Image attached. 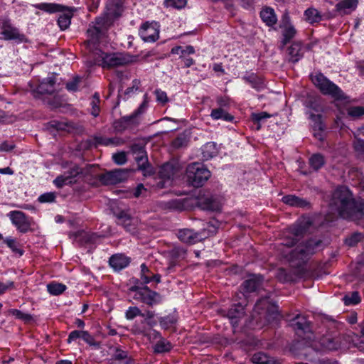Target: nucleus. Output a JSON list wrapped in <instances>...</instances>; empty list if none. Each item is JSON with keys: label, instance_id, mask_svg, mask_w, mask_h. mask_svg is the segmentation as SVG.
Returning a JSON list of instances; mask_svg holds the SVG:
<instances>
[{"label": "nucleus", "instance_id": "774afa93", "mask_svg": "<svg viewBox=\"0 0 364 364\" xmlns=\"http://www.w3.org/2000/svg\"><path fill=\"white\" fill-rule=\"evenodd\" d=\"M112 160L117 165H124L127 161V154L124 151H119L112 155Z\"/></svg>", "mask_w": 364, "mask_h": 364}, {"label": "nucleus", "instance_id": "7c9ffc66", "mask_svg": "<svg viewBox=\"0 0 364 364\" xmlns=\"http://www.w3.org/2000/svg\"><path fill=\"white\" fill-rule=\"evenodd\" d=\"M321 347L327 350H336L340 348L339 341L331 336H323L320 338Z\"/></svg>", "mask_w": 364, "mask_h": 364}, {"label": "nucleus", "instance_id": "5fc2aeb1", "mask_svg": "<svg viewBox=\"0 0 364 364\" xmlns=\"http://www.w3.org/2000/svg\"><path fill=\"white\" fill-rule=\"evenodd\" d=\"M82 340L92 349L99 350L102 348L101 342L96 341L95 337L87 331H85L83 333Z\"/></svg>", "mask_w": 364, "mask_h": 364}, {"label": "nucleus", "instance_id": "c03bdc74", "mask_svg": "<svg viewBox=\"0 0 364 364\" xmlns=\"http://www.w3.org/2000/svg\"><path fill=\"white\" fill-rule=\"evenodd\" d=\"M111 139H109L108 137H105L102 136H94L92 139L86 141L88 147L92 146L97 147L100 145L107 146L111 145Z\"/></svg>", "mask_w": 364, "mask_h": 364}, {"label": "nucleus", "instance_id": "72a5a7b5", "mask_svg": "<svg viewBox=\"0 0 364 364\" xmlns=\"http://www.w3.org/2000/svg\"><path fill=\"white\" fill-rule=\"evenodd\" d=\"M309 164L314 171L317 172L326 164L325 157L320 153L314 154L309 159Z\"/></svg>", "mask_w": 364, "mask_h": 364}, {"label": "nucleus", "instance_id": "393cba45", "mask_svg": "<svg viewBox=\"0 0 364 364\" xmlns=\"http://www.w3.org/2000/svg\"><path fill=\"white\" fill-rule=\"evenodd\" d=\"M264 277L261 274H253L250 278L245 280L242 287L245 292L252 293L256 291L262 284Z\"/></svg>", "mask_w": 364, "mask_h": 364}, {"label": "nucleus", "instance_id": "680f3d73", "mask_svg": "<svg viewBox=\"0 0 364 364\" xmlns=\"http://www.w3.org/2000/svg\"><path fill=\"white\" fill-rule=\"evenodd\" d=\"M186 0H164V6L167 8L181 9L186 6Z\"/></svg>", "mask_w": 364, "mask_h": 364}, {"label": "nucleus", "instance_id": "39448f33", "mask_svg": "<svg viewBox=\"0 0 364 364\" xmlns=\"http://www.w3.org/2000/svg\"><path fill=\"white\" fill-rule=\"evenodd\" d=\"M310 77L314 85L322 95L330 96L336 101L345 100L347 98L340 87L330 80L323 73L318 72L315 75H311Z\"/></svg>", "mask_w": 364, "mask_h": 364}, {"label": "nucleus", "instance_id": "09e8293b", "mask_svg": "<svg viewBox=\"0 0 364 364\" xmlns=\"http://www.w3.org/2000/svg\"><path fill=\"white\" fill-rule=\"evenodd\" d=\"M189 139L185 133L178 134V136L172 141L171 146L176 149L186 147Z\"/></svg>", "mask_w": 364, "mask_h": 364}, {"label": "nucleus", "instance_id": "dca6fc26", "mask_svg": "<svg viewBox=\"0 0 364 364\" xmlns=\"http://www.w3.org/2000/svg\"><path fill=\"white\" fill-rule=\"evenodd\" d=\"M57 76L58 75L53 73L51 76L44 78L36 87V93L41 95H51L60 90L56 87Z\"/></svg>", "mask_w": 364, "mask_h": 364}, {"label": "nucleus", "instance_id": "603ef678", "mask_svg": "<svg viewBox=\"0 0 364 364\" xmlns=\"http://www.w3.org/2000/svg\"><path fill=\"white\" fill-rule=\"evenodd\" d=\"M348 116L353 120L358 119L364 115V107L352 106L347 109Z\"/></svg>", "mask_w": 364, "mask_h": 364}, {"label": "nucleus", "instance_id": "a211bd4d", "mask_svg": "<svg viewBox=\"0 0 364 364\" xmlns=\"http://www.w3.org/2000/svg\"><path fill=\"white\" fill-rule=\"evenodd\" d=\"M177 237L182 242L188 245L196 244L203 239L200 233L188 228L178 230Z\"/></svg>", "mask_w": 364, "mask_h": 364}, {"label": "nucleus", "instance_id": "e433bc0d", "mask_svg": "<svg viewBox=\"0 0 364 364\" xmlns=\"http://www.w3.org/2000/svg\"><path fill=\"white\" fill-rule=\"evenodd\" d=\"M173 348L172 343L164 338H161L154 346V353L155 354H162L169 353Z\"/></svg>", "mask_w": 364, "mask_h": 364}, {"label": "nucleus", "instance_id": "9b49d317", "mask_svg": "<svg viewBox=\"0 0 364 364\" xmlns=\"http://www.w3.org/2000/svg\"><path fill=\"white\" fill-rule=\"evenodd\" d=\"M106 20L103 17H97L95 22L89 25L87 30L88 44L93 46L98 45L101 38L105 36L106 29L105 28Z\"/></svg>", "mask_w": 364, "mask_h": 364}, {"label": "nucleus", "instance_id": "5701e85b", "mask_svg": "<svg viewBox=\"0 0 364 364\" xmlns=\"http://www.w3.org/2000/svg\"><path fill=\"white\" fill-rule=\"evenodd\" d=\"M289 61L295 64L304 57V45L301 41H294L287 49Z\"/></svg>", "mask_w": 364, "mask_h": 364}, {"label": "nucleus", "instance_id": "b1692460", "mask_svg": "<svg viewBox=\"0 0 364 364\" xmlns=\"http://www.w3.org/2000/svg\"><path fill=\"white\" fill-rule=\"evenodd\" d=\"M278 306L275 303L269 304L268 299H259L255 305V310L266 309L267 316L272 319L276 318L279 316Z\"/></svg>", "mask_w": 364, "mask_h": 364}, {"label": "nucleus", "instance_id": "0eeeda50", "mask_svg": "<svg viewBox=\"0 0 364 364\" xmlns=\"http://www.w3.org/2000/svg\"><path fill=\"white\" fill-rule=\"evenodd\" d=\"M129 290L134 293L133 298L135 300L149 306L159 304L162 301V296L159 293L151 290L146 285L140 286L139 279H136L135 284L130 287Z\"/></svg>", "mask_w": 364, "mask_h": 364}, {"label": "nucleus", "instance_id": "a18cd8bd", "mask_svg": "<svg viewBox=\"0 0 364 364\" xmlns=\"http://www.w3.org/2000/svg\"><path fill=\"white\" fill-rule=\"evenodd\" d=\"M100 94L96 92L93 94L91 102L90 103L91 107L90 114L94 117H97L100 115Z\"/></svg>", "mask_w": 364, "mask_h": 364}, {"label": "nucleus", "instance_id": "4c0bfd02", "mask_svg": "<svg viewBox=\"0 0 364 364\" xmlns=\"http://www.w3.org/2000/svg\"><path fill=\"white\" fill-rule=\"evenodd\" d=\"M201 150L203 158L205 160H209L212 159L213 157L215 156L218 153L217 144L213 141L206 143L205 145L203 146Z\"/></svg>", "mask_w": 364, "mask_h": 364}, {"label": "nucleus", "instance_id": "79ce46f5", "mask_svg": "<svg viewBox=\"0 0 364 364\" xmlns=\"http://www.w3.org/2000/svg\"><path fill=\"white\" fill-rule=\"evenodd\" d=\"M199 205L202 209L206 210H217L219 208L218 203L212 198L208 197L199 200Z\"/></svg>", "mask_w": 364, "mask_h": 364}, {"label": "nucleus", "instance_id": "a878e982", "mask_svg": "<svg viewBox=\"0 0 364 364\" xmlns=\"http://www.w3.org/2000/svg\"><path fill=\"white\" fill-rule=\"evenodd\" d=\"M259 16L265 25L269 27H273L277 23V16L274 10L271 7L263 8Z\"/></svg>", "mask_w": 364, "mask_h": 364}, {"label": "nucleus", "instance_id": "4d7b16f0", "mask_svg": "<svg viewBox=\"0 0 364 364\" xmlns=\"http://www.w3.org/2000/svg\"><path fill=\"white\" fill-rule=\"evenodd\" d=\"M343 301L346 306H351L358 304L361 301V299L358 291H353L350 295H345Z\"/></svg>", "mask_w": 364, "mask_h": 364}, {"label": "nucleus", "instance_id": "aec40b11", "mask_svg": "<svg viewBox=\"0 0 364 364\" xmlns=\"http://www.w3.org/2000/svg\"><path fill=\"white\" fill-rule=\"evenodd\" d=\"M125 0H108L106 4L107 15L113 19L120 17L124 11Z\"/></svg>", "mask_w": 364, "mask_h": 364}, {"label": "nucleus", "instance_id": "0e129e2a", "mask_svg": "<svg viewBox=\"0 0 364 364\" xmlns=\"http://www.w3.org/2000/svg\"><path fill=\"white\" fill-rule=\"evenodd\" d=\"M56 194L55 192H46L40 195L38 201L41 203H53L55 201Z\"/></svg>", "mask_w": 364, "mask_h": 364}, {"label": "nucleus", "instance_id": "4468645a", "mask_svg": "<svg viewBox=\"0 0 364 364\" xmlns=\"http://www.w3.org/2000/svg\"><path fill=\"white\" fill-rule=\"evenodd\" d=\"M11 223L21 233H26L31 230V218L20 210H12L8 213Z\"/></svg>", "mask_w": 364, "mask_h": 364}, {"label": "nucleus", "instance_id": "6e6d98bb", "mask_svg": "<svg viewBox=\"0 0 364 364\" xmlns=\"http://www.w3.org/2000/svg\"><path fill=\"white\" fill-rule=\"evenodd\" d=\"M9 314L15 316L16 318L28 323L33 320V316L30 314L24 313L16 309H11L8 311Z\"/></svg>", "mask_w": 364, "mask_h": 364}, {"label": "nucleus", "instance_id": "9d476101", "mask_svg": "<svg viewBox=\"0 0 364 364\" xmlns=\"http://www.w3.org/2000/svg\"><path fill=\"white\" fill-rule=\"evenodd\" d=\"M130 171L127 168H115L100 174L98 179L105 186L116 185L127 180Z\"/></svg>", "mask_w": 364, "mask_h": 364}, {"label": "nucleus", "instance_id": "37998d69", "mask_svg": "<svg viewBox=\"0 0 364 364\" xmlns=\"http://www.w3.org/2000/svg\"><path fill=\"white\" fill-rule=\"evenodd\" d=\"M276 277L282 283L294 282L295 281L294 275L282 267L277 270Z\"/></svg>", "mask_w": 364, "mask_h": 364}, {"label": "nucleus", "instance_id": "ddd939ff", "mask_svg": "<svg viewBox=\"0 0 364 364\" xmlns=\"http://www.w3.org/2000/svg\"><path fill=\"white\" fill-rule=\"evenodd\" d=\"M82 173V169L77 164H74L63 174L58 176L53 181L58 188H62L65 186H72L76 183V178Z\"/></svg>", "mask_w": 364, "mask_h": 364}, {"label": "nucleus", "instance_id": "c9c22d12", "mask_svg": "<svg viewBox=\"0 0 364 364\" xmlns=\"http://www.w3.org/2000/svg\"><path fill=\"white\" fill-rule=\"evenodd\" d=\"M210 116L213 120L220 119L225 122H232L235 119L233 115L230 114L223 108L213 109Z\"/></svg>", "mask_w": 364, "mask_h": 364}, {"label": "nucleus", "instance_id": "2f4dec72", "mask_svg": "<svg viewBox=\"0 0 364 364\" xmlns=\"http://www.w3.org/2000/svg\"><path fill=\"white\" fill-rule=\"evenodd\" d=\"M124 361V364H133L134 360L128 356V352L124 350L119 348H116L114 350V353L112 355L111 358L109 359V362L111 364H114V361Z\"/></svg>", "mask_w": 364, "mask_h": 364}, {"label": "nucleus", "instance_id": "864d4df0", "mask_svg": "<svg viewBox=\"0 0 364 364\" xmlns=\"http://www.w3.org/2000/svg\"><path fill=\"white\" fill-rule=\"evenodd\" d=\"M4 242L11 250V251L19 256L24 254V250L19 248V244L16 242V239L11 237H7L4 240Z\"/></svg>", "mask_w": 364, "mask_h": 364}, {"label": "nucleus", "instance_id": "49530a36", "mask_svg": "<svg viewBox=\"0 0 364 364\" xmlns=\"http://www.w3.org/2000/svg\"><path fill=\"white\" fill-rule=\"evenodd\" d=\"M177 320V316L175 314H171L166 316L160 317L159 321L161 327L167 330L175 325Z\"/></svg>", "mask_w": 364, "mask_h": 364}, {"label": "nucleus", "instance_id": "20e7f679", "mask_svg": "<svg viewBox=\"0 0 364 364\" xmlns=\"http://www.w3.org/2000/svg\"><path fill=\"white\" fill-rule=\"evenodd\" d=\"M33 7L48 14L61 12L57 23L62 31H65L70 26L74 12L77 11L74 6H67L56 3H39L34 4Z\"/></svg>", "mask_w": 364, "mask_h": 364}, {"label": "nucleus", "instance_id": "338daca9", "mask_svg": "<svg viewBox=\"0 0 364 364\" xmlns=\"http://www.w3.org/2000/svg\"><path fill=\"white\" fill-rule=\"evenodd\" d=\"M186 254V251L180 247H174L172 250H170L169 255L171 259H178L180 258H183Z\"/></svg>", "mask_w": 364, "mask_h": 364}, {"label": "nucleus", "instance_id": "13d9d810", "mask_svg": "<svg viewBox=\"0 0 364 364\" xmlns=\"http://www.w3.org/2000/svg\"><path fill=\"white\" fill-rule=\"evenodd\" d=\"M82 80V77L75 75L71 81L66 82L65 88L70 92H76L79 90V84Z\"/></svg>", "mask_w": 364, "mask_h": 364}, {"label": "nucleus", "instance_id": "bf43d9fd", "mask_svg": "<svg viewBox=\"0 0 364 364\" xmlns=\"http://www.w3.org/2000/svg\"><path fill=\"white\" fill-rule=\"evenodd\" d=\"M141 267V280L142 281L139 283L140 286L146 285L147 284L151 282V279H149L151 276V272L147 266L143 263L140 266Z\"/></svg>", "mask_w": 364, "mask_h": 364}, {"label": "nucleus", "instance_id": "3c124183", "mask_svg": "<svg viewBox=\"0 0 364 364\" xmlns=\"http://www.w3.org/2000/svg\"><path fill=\"white\" fill-rule=\"evenodd\" d=\"M67 289V287L61 283L51 282L47 285L48 293L53 296H58L63 294Z\"/></svg>", "mask_w": 364, "mask_h": 364}, {"label": "nucleus", "instance_id": "6e6552de", "mask_svg": "<svg viewBox=\"0 0 364 364\" xmlns=\"http://www.w3.org/2000/svg\"><path fill=\"white\" fill-rule=\"evenodd\" d=\"M102 66L103 68H112L123 66L137 60V55L125 53H102Z\"/></svg>", "mask_w": 364, "mask_h": 364}, {"label": "nucleus", "instance_id": "6ab92c4d", "mask_svg": "<svg viewBox=\"0 0 364 364\" xmlns=\"http://www.w3.org/2000/svg\"><path fill=\"white\" fill-rule=\"evenodd\" d=\"M245 314V306L241 303H236L231 305L227 311L226 316L230 319L232 326H237L240 320Z\"/></svg>", "mask_w": 364, "mask_h": 364}, {"label": "nucleus", "instance_id": "f8f14e48", "mask_svg": "<svg viewBox=\"0 0 364 364\" xmlns=\"http://www.w3.org/2000/svg\"><path fill=\"white\" fill-rule=\"evenodd\" d=\"M160 25L157 21H145L139 28V36L144 42L154 43L159 38Z\"/></svg>", "mask_w": 364, "mask_h": 364}, {"label": "nucleus", "instance_id": "f3484780", "mask_svg": "<svg viewBox=\"0 0 364 364\" xmlns=\"http://www.w3.org/2000/svg\"><path fill=\"white\" fill-rule=\"evenodd\" d=\"M358 5V0H341L336 6V14L331 16H344L350 14L355 11Z\"/></svg>", "mask_w": 364, "mask_h": 364}, {"label": "nucleus", "instance_id": "7ed1b4c3", "mask_svg": "<svg viewBox=\"0 0 364 364\" xmlns=\"http://www.w3.org/2000/svg\"><path fill=\"white\" fill-rule=\"evenodd\" d=\"M326 245L321 239L311 237L299 243L296 247L283 257L294 267L299 268L306 265L311 257L323 250Z\"/></svg>", "mask_w": 364, "mask_h": 364}, {"label": "nucleus", "instance_id": "4be33fe9", "mask_svg": "<svg viewBox=\"0 0 364 364\" xmlns=\"http://www.w3.org/2000/svg\"><path fill=\"white\" fill-rule=\"evenodd\" d=\"M242 79L257 92L263 90L266 87L263 77L255 73L246 72Z\"/></svg>", "mask_w": 364, "mask_h": 364}, {"label": "nucleus", "instance_id": "8fccbe9b", "mask_svg": "<svg viewBox=\"0 0 364 364\" xmlns=\"http://www.w3.org/2000/svg\"><path fill=\"white\" fill-rule=\"evenodd\" d=\"M271 117L272 115L266 112H254L251 114V119L256 124V129L259 130L262 127L261 122Z\"/></svg>", "mask_w": 364, "mask_h": 364}, {"label": "nucleus", "instance_id": "a19ab883", "mask_svg": "<svg viewBox=\"0 0 364 364\" xmlns=\"http://www.w3.org/2000/svg\"><path fill=\"white\" fill-rule=\"evenodd\" d=\"M196 52L193 46L188 45L185 47L181 46H176L171 48V54H177L179 55V58L182 59L186 57V55L194 54Z\"/></svg>", "mask_w": 364, "mask_h": 364}, {"label": "nucleus", "instance_id": "f03ea898", "mask_svg": "<svg viewBox=\"0 0 364 364\" xmlns=\"http://www.w3.org/2000/svg\"><path fill=\"white\" fill-rule=\"evenodd\" d=\"M291 326L296 334L303 338L294 342L290 347V350L294 354H298L297 350H301V347L304 346L305 351L301 354L304 358L309 360V358H317L316 355L321 350L314 341L311 323L306 317L297 315L292 319Z\"/></svg>", "mask_w": 364, "mask_h": 364}, {"label": "nucleus", "instance_id": "2eb2a0df", "mask_svg": "<svg viewBox=\"0 0 364 364\" xmlns=\"http://www.w3.org/2000/svg\"><path fill=\"white\" fill-rule=\"evenodd\" d=\"M113 215L116 218V223L118 225L123 227V228L129 232H134L136 226L133 223V218L129 214L128 210H122L119 208L111 209Z\"/></svg>", "mask_w": 364, "mask_h": 364}, {"label": "nucleus", "instance_id": "1a4fd4ad", "mask_svg": "<svg viewBox=\"0 0 364 364\" xmlns=\"http://www.w3.org/2000/svg\"><path fill=\"white\" fill-rule=\"evenodd\" d=\"M0 23L1 34L3 39L14 41L17 43L27 42L26 36L23 33H21L18 28L12 25L9 18H0Z\"/></svg>", "mask_w": 364, "mask_h": 364}, {"label": "nucleus", "instance_id": "052dcab7", "mask_svg": "<svg viewBox=\"0 0 364 364\" xmlns=\"http://www.w3.org/2000/svg\"><path fill=\"white\" fill-rule=\"evenodd\" d=\"M138 316L144 317L145 314L142 313L137 306H130L125 312V318L127 320H133Z\"/></svg>", "mask_w": 364, "mask_h": 364}, {"label": "nucleus", "instance_id": "de8ad7c7", "mask_svg": "<svg viewBox=\"0 0 364 364\" xmlns=\"http://www.w3.org/2000/svg\"><path fill=\"white\" fill-rule=\"evenodd\" d=\"M310 119L313 122V129L314 131H324L326 129V124L322 120V115L321 114L310 113Z\"/></svg>", "mask_w": 364, "mask_h": 364}, {"label": "nucleus", "instance_id": "58836bf2", "mask_svg": "<svg viewBox=\"0 0 364 364\" xmlns=\"http://www.w3.org/2000/svg\"><path fill=\"white\" fill-rule=\"evenodd\" d=\"M363 240L364 233L360 232H354L344 238L343 243L348 247H354L357 246L359 242H361Z\"/></svg>", "mask_w": 364, "mask_h": 364}, {"label": "nucleus", "instance_id": "423d86ee", "mask_svg": "<svg viewBox=\"0 0 364 364\" xmlns=\"http://www.w3.org/2000/svg\"><path fill=\"white\" fill-rule=\"evenodd\" d=\"M210 176V171L201 163L190 164L186 170V182L194 188L202 187Z\"/></svg>", "mask_w": 364, "mask_h": 364}, {"label": "nucleus", "instance_id": "f257e3e1", "mask_svg": "<svg viewBox=\"0 0 364 364\" xmlns=\"http://www.w3.org/2000/svg\"><path fill=\"white\" fill-rule=\"evenodd\" d=\"M332 201L341 218L355 222L357 225L364 219V199H355L347 186L337 187L333 192Z\"/></svg>", "mask_w": 364, "mask_h": 364}, {"label": "nucleus", "instance_id": "c85d7f7f", "mask_svg": "<svg viewBox=\"0 0 364 364\" xmlns=\"http://www.w3.org/2000/svg\"><path fill=\"white\" fill-rule=\"evenodd\" d=\"M311 225V222L309 220L297 222L290 227V233L296 238L303 237Z\"/></svg>", "mask_w": 364, "mask_h": 364}, {"label": "nucleus", "instance_id": "cd10ccee", "mask_svg": "<svg viewBox=\"0 0 364 364\" xmlns=\"http://www.w3.org/2000/svg\"><path fill=\"white\" fill-rule=\"evenodd\" d=\"M178 171V166L172 162L162 164L159 171V177L161 179H171Z\"/></svg>", "mask_w": 364, "mask_h": 364}, {"label": "nucleus", "instance_id": "473e14b6", "mask_svg": "<svg viewBox=\"0 0 364 364\" xmlns=\"http://www.w3.org/2000/svg\"><path fill=\"white\" fill-rule=\"evenodd\" d=\"M282 38L280 41L279 48L283 49L296 36V30L293 25L282 28Z\"/></svg>", "mask_w": 364, "mask_h": 364}, {"label": "nucleus", "instance_id": "e2e57ef3", "mask_svg": "<svg viewBox=\"0 0 364 364\" xmlns=\"http://www.w3.org/2000/svg\"><path fill=\"white\" fill-rule=\"evenodd\" d=\"M44 102L52 109H56L62 106V101L60 97L54 95L53 97H48L44 99Z\"/></svg>", "mask_w": 364, "mask_h": 364}, {"label": "nucleus", "instance_id": "69168bd1", "mask_svg": "<svg viewBox=\"0 0 364 364\" xmlns=\"http://www.w3.org/2000/svg\"><path fill=\"white\" fill-rule=\"evenodd\" d=\"M353 148L359 156H364V139L355 138L353 142Z\"/></svg>", "mask_w": 364, "mask_h": 364}, {"label": "nucleus", "instance_id": "ea45409f", "mask_svg": "<svg viewBox=\"0 0 364 364\" xmlns=\"http://www.w3.org/2000/svg\"><path fill=\"white\" fill-rule=\"evenodd\" d=\"M305 107L315 112H321L323 111L321 105V98L319 97H309L305 102Z\"/></svg>", "mask_w": 364, "mask_h": 364}, {"label": "nucleus", "instance_id": "412c9836", "mask_svg": "<svg viewBox=\"0 0 364 364\" xmlns=\"http://www.w3.org/2000/svg\"><path fill=\"white\" fill-rule=\"evenodd\" d=\"M130 262L131 258L122 253L112 255L109 259V264L115 272L127 267Z\"/></svg>", "mask_w": 364, "mask_h": 364}, {"label": "nucleus", "instance_id": "bb28decb", "mask_svg": "<svg viewBox=\"0 0 364 364\" xmlns=\"http://www.w3.org/2000/svg\"><path fill=\"white\" fill-rule=\"evenodd\" d=\"M282 201L287 205L296 208H306L310 205V203L307 200L291 194L284 196Z\"/></svg>", "mask_w": 364, "mask_h": 364}, {"label": "nucleus", "instance_id": "f704fd0d", "mask_svg": "<svg viewBox=\"0 0 364 364\" xmlns=\"http://www.w3.org/2000/svg\"><path fill=\"white\" fill-rule=\"evenodd\" d=\"M304 16L305 20L310 24L318 23L323 20V16L314 7H310L305 10Z\"/></svg>", "mask_w": 364, "mask_h": 364}, {"label": "nucleus", "instance_id": "c756f323", "mask_svg": "<svg viewBox=\"0 0 364 364\" xmlns=\"http://www.w3.org/2000/svg\"><path fill=\"white\" fill-rule=\"evenodd\" d=\"M251 360L255 364H281V361L270 357L264 352H257L251 358Z\"/></svg>", "mask_w": 364, "mask_h": 364}]
</instances>
